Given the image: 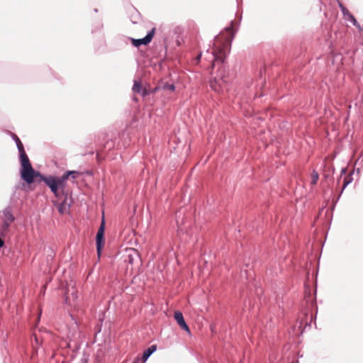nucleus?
Instances as JSON below:
<instances>
[{"label": "nucleus", "instance_id": "f257e3e1", "mask_svg": "<svg viewBox=\"0 0 363 363\" xmlns=\"http://www.w3.org/2000/svg\"><path fill=\"white\" fill-rule=\"evenodd\" d=\"M234 25L230 24L225 28L215 37L213 45H209L204 53L201 52L196 57V60L199 61L203 55L206 60L212 63V67L219 65L217 75L210 81V86L216 92H223L227 89L228 81L224 60L230 50L231 42L236 31Z\"/></svg>", "mask_w": 363, "mask_h": 363}, {"label": "nucleus", "instance_id": "f03ea898", "mask_svg": "<svg viewBox=\"0 0 363 363\" xmlns=\"http://www.w3.org/2000/svg\"><path fill=\"white\" fill-rule=\"evenodd\" d=\"M70 174L72 173L65 172L61 177H46L43 178V182L50 189L55 197L58 198L60 193L67 197V194L65 192V186Z\"/></svg>", "mask_w": 363, "mask_h": 363}, {"label": "nucleus", "instance_id": "7ed1b4c3", "mask_svg": "<svg viewBox=\"0 0 363 363\" xmlns=\"http://www.w3.org/2000/svg\"><path fill=\"white\" fill-rule=\"evenodd\" d=\"M77 293V290L74 286L68 287L65 293V303L74 310L79 306Z\"/></svg>", "mask_w": 363, "mask_h": 363}, {"label": "nucleus", "instance_id": "20e7f679", "mask_svg": "<svg viewBox=\"0 0 363 363\" xmlns=\"http://www.w3.org/2000/svg\"><path fill=\"white\" fill-rule=\"evenodd\" d=\"M20 173L21 179L28 184H32L35 178L38 177L40 181H43V178L46 177L42 175L39 172L35 171L32 167L21 169Z\"/></svg>", "mask_w": 363, "mask_h": 363}, {"label": "nucleus", "instance_id": "39448f33", "mask_svg": "<svg viewBox=\"0 0 363 363\" xmlns=\"http://www.w3.org/2000/svg\"><path fill=\"white\" fill-rule=\"evenodd\" d=\"M155 34V28H153L150 30H149L148 33H147L146 36L143 38L135 39V38H130V39L132 45L136 48H138L139 46H140L142 45H148L152 41Z\"/></svg>", "mask_w": 363, "mask_h": 363}, {"label": "nucleus", "instance_id": "423d86ee", "mask_svg": "<svg viewBox=\"0 0 363 363\" xmlns=\"http://www.w3.org/2000/svg\"><path fill=\"white\" fill-rule=\"evenodd\" d=\"M0 216L3 220V228L4 230H8L11 224L14 221L15 217L12 213L10 208H6L0 212Z\"/></svg>", "mask_w": 363, "mask_h": 363}, {"label": "nucleus", "instance_id": "0eeeda50", "mask_svg": "<svg viewBox=\"0 0 363 363\" xmlns=\"http://www.w3.org/2000/svg\"><path fill=\"white\" fill-rule=\"evenodd\" d=\"M104 230H105V222L104 220H102L101 224L98 230L96 242V250L98 254H100V252L104 246Z\"/></svg>", "mask_w": 363, "mask_h": 363}, {"label": "nucleus", "instance_id": "6e6552de", "mask_svg": "<svg viewBox=\"0 0 363 363\" xmlns=\"http://www.w3.org/2000/svg\"><path fill=\"white\" fill-rule=\"evenodd\" d=\"M339 7L341 9V11L342 13L344 19L347 21H350L351 23H357V20L354 17L352 14L350 13V12L345 8L342 3L338 1Z\"/></svg>", "mask_w": 363, "mask_h": 363}, {"label": "nucleus", "instance_id": "1a4fd4ad", "mask_svg": "<svg viewBox=\"0 0 363 363\" xmlns=\"http://www.w3.org/2000/svg\"><path fill=\"white\" fill-rule=\"evenodd\" d=\"M174 319L177 320L178 325L184 330L190 332L188 325H186L182 313L180 311H176L174 313Z\"/></svg>", "mask_w": 363, "mask_h": 363}, {"label": "nucleus", "instance_id": "9d476101", "mask_svg": "<svg viewBox=\"0 0 363 363\" xmlns=\"http://www.w3.org/2000/svg\"><path fill=\"white\" fill-rule=\"evenodd\" d=\"M19 154H20V162H21V169L27 168V167H32V165L29 161L28 157L27 156L25 150H23L22 152H19Z\"/></svg>", "mask_w": 363, "mask_h": 363}, {"label": "nucleus", "instance_id": "9b49d317", "mask_svg": "<svg viewBox=\"0 0 363 363\" xmlns=\"http://www.w3.org/2000/svg\"><path fill=\"white\" fill-rule=\"evenodd\" d=\"M69 204L67 202V197L61 202L58 206V211L60 213H65L69 208Z\"/></svg>", "mask_w": 363, "mask_h": 363}, {"label": "nucleus", "instance_id": "f8f14e48", "mask_svg": "<svg viewBox=\"0 0 363 363\" xmlns=\"http://www.w3.org/2000/svg\"><path fill=\"white\" fill-rule=\"evenodd\" d=\"M156 350V346L152 345L146 350L143 355V359L144 361H146L149 357Z\"/></svg>", "mask_w": 363, "mask_h": 363}, {"label": "nucleus", "instance_id": "ddd939ff", "mask_svg": "<svg viewBox=\"0 0 363 363\" xmlns=\"http://www.w3.org/2000/svg\"><path fill=\"white\" fill-rule=\"evenodd\" d=\"M12 138L16 144V147L18 148V152H22L23 150H24L23 145L20 139L18 138V136L15 134H12Z\"/></svg>", "mask_w": 363, "mask_h": 363}, {"label": "nucleus", "instance_id": "4468645a", "mask_svg": "<svg viewBox=\"0 0 363 363\" xmlns=\"http://www.w3.org/2000/svg\"><path fill=\"white\" fill-rule=\"evenodd\" d=\"M352 177L351 175H349L347 177H345L344 179L343 186L340 192V194L342 193L344 189L352 182Z\"/></svg>", "mask_w": 363, "mask_h": 363}, {"label": "nucleus", "instance_id": "2eb2a0df", "mask_svg": "<svg viewBox=\"0 0 363 363\" xmlns=\"http://www.w3.org/2000/svg\"><path fill=\"white\" fill-rule=\"evenodd\" d=\"M318 179H319V175H318V172L316 171L313 170L312 172V174H311V185L316 184Z\"/></svg>", "mask_w": 363, "mask_h": 363}, {"label": "nucleus", "instance_id": "dca6fc26", "mask_svg": "<svg viewBox=\"0 0 363 363\" xmlns=\"http://www.w3.org/2000/svg\"><path fill=\"white\" fill-rule=\"evenodd\" d=\"M133 91L135 93H140L142 91V86L138 82H137V81L134 82V84L133 86Z\"/></svg>", "mask_w": 363, "mask_h": 363}, {"label": "nucleus", "instance_id": "f3484780", "mask_svg": "<svg viewBox=\"0 0 363 363\" xmlns=\"http://www.w3.org/2000/svg\"><path fill=\"white\" fill-rule=\"evenodd\" d=\"M66 172H72V173H74V174H70L69 176L72 177V179H75L77 178L79 175L81 174V173L79 172H77V171H71V170H69V171H67Z\"/></svg>", "mask_w": 363, "mask_h": 363}, {"label": "nucleus", "instance_id": "a211bd4d", "mask_svg": "<svg viewBox=\"0 0 363 363\" xmlns=\"http://www.w3.org/2000/svg\"><path fill=\"white\" fill-rule=\"evenodd\" d=\"M165 89H167V90H169V91H174L175 89V86L174 84H167L165 86Z\"/></svg>", "mask_w": 363, "mask_h": 363}, {"label": "nucleus", "instance_id": "6ab92c4d", "mask_svg": "<svg viewBox=\"0 0 363 363\" xmlns=\"http://www.w3.org/2000/svg\"><path fill=\"white\" fill-rule=\"evenodd\" d=\"M4 245L3 240L0 238V247H1Z\"/></svg>", "mask_w": 363, "mask_h": 363}, {"label": "nucleus", "instance_id": "aec40b11", "mask_svg": "<svg viewBox=\"0 0 363 363\" xmlns=\"http://www.w3.org/2000/svg\"><path fill=\"white\" fill-rule=\"evenodd\" d=\"M345 171H346V170H345V169H342V174H345Z\"/></svg>", "mask_w": 363, "mask_h": 363}, {"label": "nucleus", "instance_id": "412c9836", "mask_svg": "<svg viewBox=\"0 0 363 363\" xmlns=\"http://www.w3.org/2000/svg\"><path fill=\"white\" fill-rule=\"evenodd\" d=\"M138 359L135 360L133 363H138Z\"/></svg>", "mask_w": 363, "mask_h": 363}, {"label": "nucleus", "instance_id": "4be33fe9", "mask_svg": "<svg viewBox=\"0 0 363 363\" xmlns=\"http://www.w3.org/2000/svg\"><path fill=\"white\" fill-rule=\"evenodd\" d=\"M35 339L36 342H38V338L36 336H35Z\"/></svg>", "mask_w": 363, "mask_h": 363}]
</instances>
